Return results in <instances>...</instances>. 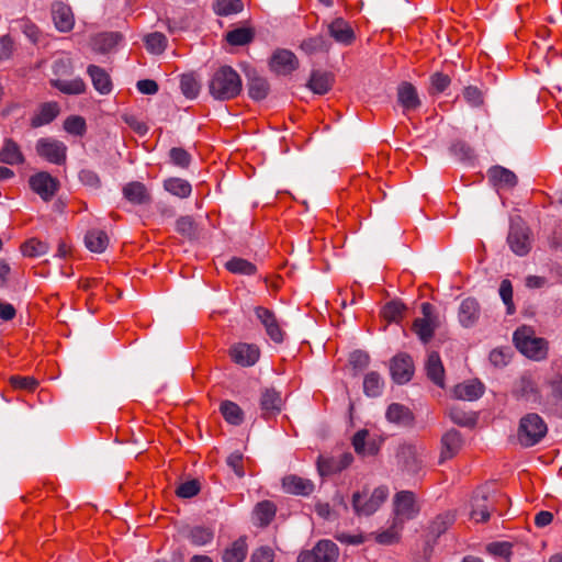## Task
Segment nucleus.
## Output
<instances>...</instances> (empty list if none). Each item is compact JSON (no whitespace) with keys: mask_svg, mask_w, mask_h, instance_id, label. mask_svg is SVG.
Returning <instances> with one entry per match:
<instances>
[{"mask_svg":"<svg viewBox=\"0 0 562 562\" xmlns=\"http://www.w3.org/2000/svg\"><path fill=\"white\" fill-rule=\"evenodd\" d=\"M243 90L239 74L231 66H221L214 71L209 82L210 94L220 101L237 98Z\"/></svg>","mask_w":562,"mask_h":562,"instance_id":"f257e3e1","label":"nucleus"},{"mask_svg":"<svg viewBox=\"0 0 562 562\" xmlns=\"http://www.w3.org/2000/svg\"><path fill=\"white\" fill-rule=\"evenodd\" d=\"M546 422L536 413H528L519 420L517 430L518 442L526 448L536 446L547 435Z\"/></svg>","mask_w":562,"mask_h":562,"instance_id":"f03ea898","label":"nucleus"},{"mask_svg":"<svg viewBox=\"0 0 562 562\" xmlns=\"http://www.w3.org/2000/svg\"><path fill=\"white\" fill-rule=\"evenodd\" d=\"M516 348L526 357L533 360H543L548 355V342L543 338L535 337L531 328L522 326L514 333Z\"/></svg>","mask_w":562,"mask_h":562,"instance_id":"7ed1b4c3","label":"nucleus"},{"mask_svg":"<svg viewBox=\"0 0 562 562\" xmlns=\"http://www.w3.org/2000/svg\"><path fill=\"white\" fill-rule=\"evenodd\" d=\"M513 395L517 400L525 401L536 406L544 405V400L539 386V379L530 372H525L519 376L513 387Z\"/></svg>","mask_w":562,"mask_h":562,"instance_id":"20e7f679","label":"nucleus"},{"mask_svg":"<svg viewBox=\"0 0 562 562\" xmlns=\"http://www.w3.org/2000/svg\"><path fill=\"white\" fill-rule=\"evenodd\" d=\"M422 314L423 317L416 318L413 322L412 330L424 344H427L434 337L439 322L438 316L435 314V307L429 302L422 304Z\"/></svg>","mask_w":562,"mask_h":562,"instance_id":"39448f33","label":"nucleus"},{"mask_svg":"<svg viewBox=\"0 0 562 562\" xmlns=\"http://www.w3.org/2000/svg\"><path fill=\"white\" fill-rule=\"evenodd\" d=\"M494 502H507V497L503 494H493L488 497L483 490L475 491L472 497L471 518L476 522H485L488 520L491 513L495 510Z\"/></svg>","mask_w":562,"mask_h":562,"instance_id":"423d86ee","label":"nucleus"},{"mask_svg":"<svg viewBox=\"0 0 562 562\" xmlns=\"http://www.w3.org/2000/svg\"><path fill=\"white\" fill-rule=\"evenodd\" d=\"M37 155L50 164L64 165L67 159V146L55 138L42 137L36 142Z\"/></svg>","mask_w":562,"mask_h":562,"instance_id":"0eeeda50","label":"nucleus"},{"mask_svg":"<svg viewBox=\"0 0 562 562\" xmlns=\"http://www.w3.org/2000/svg\"><path fill=\"white\" fill-rule=\"evenodd\" d=\"M339 549L330 540H319L312 550L302 551L297 562H337Z\"/></svg>","mask_w":562,"mask_h":562,"instance_id":"6e6552de","label":"nucleus"},{"mask_svg":"<svg viewBox=\"0 0 562 562\" xmlns=\"http://www.w3.org/2000/svg\"><path fill=\"white\" fill-rule=\"evenodd\" d=\"M507 243L517 256H526L531 249V237L528 226L513 222L509 227Z\"/></svg>","mask_w":562,"mask_h":562,"instance_id":"1a4fd4ad","label":"nucleus"},{"mask_svg":"<svg viewBox=\"0 0 562 562\" xmlns=\"http://www.w3.org/2000/svg\"><path fill=\"white\" fill-rule=\"evenodd\" d=\"M394 520L404 524L406 520L415 518L419 513L416 504L415 494L411 491H401L394 497Z\"/></svg>","mask_w":562,"mask_h":562,"instance_id":"9d476101","label":"nucleus"},{"mask_svg":"<svg viewBox=\"0 0 562 562\" xmlns=\"http://www.w3.org/2000/svg\"><path fill=\"white\" fill-rule=\"evenodd\" d=\"M387 495V488L385 486H379L373 490L370 498L362 503V495L359 492H356L352 495L353 510L357 515H372L386 501Z\"/></svg>","mask_w":562,"mask_h":562,"instance_id":"9b49d317","label":"nucleus"},{"mask_svg":"<svg viewBox=\"0 0 562 562\" xmlns=\"http://www.w3.org/2000/svg\"><path fill=\"white\" fill-rule=\"evenodd\" d=\"M254 312L269 338L276 344L283 342L285 331L274 312L263 306H256Z\"/></svg>","mask_w":562,"mask_h":562,"instance_id":"f8f14e48","label":"nucleus"},{"mask_svg":"<svg viewBox=\"0 0 562 562\" xmlns=\"http://www.w3.org/2000/svg\"><path fill=\"white\" fill-rule=\"evenodd\" d=\"M29 184L32 191L46 202L50 201L59 189L58 180L46 171H40L31 176Z\"/></svg>","mask_w":562,"mask_h":562,"instance_id":"ddd939ff","label":"nucleus"},{"mask_svg":"<svg viewBox=\"0 0 562 562\" xmlns=\"http://www.w3.org/2000/svg\"><path fill=\"white\" fill-rule=\"evenodd\" d=\"M229 356L235 363L251 367L258 361L260 349L255 344L238 342L229 348Z\"/></svg>","mask_w":562,"mask_h":562,"instance_id":"4468645a","label":"nucleus"},{"mask_svg":"<svg viewBox=\"0 0 562 562\" xmlns=\"http://www.w3.org/2000/svg\"><path fill=\"white\" fill-rule=\"evenodd\" d=\"M414 369L413 359L407 353L396 355L391 360V375L392 379L398 384L408 382L414 374Z\"/></svg>","mask_w":562,"mask_h":562,"instance_id":"2eb2a0df","label":"nucleus"},{"mask_svg":"<svg viewBox=\"0 0 562 562\" xmlns=\"http://www.w3.org/2000/svg\"><path fill=\"white\" fill-rule=\"evenodd\" d=\"M296 56L288 49H277L270 58V68L277 74L288 75L297 69Z\"/></svg>","mask_w":562,"mask_h":562,"instance_id":"dca6fc26","label":"nucleus"},{"mask_svg":"<svg viewBox=\"0 0 562 562\" xmlns=\"http://www.w3.org/2000/svg\"><path fill=\"white\" fill-rule=\"evenodd\" d=\"M328 34L335 42L350 46L356 41V34L348 21L342 18H336L328 24Z\"/></svg>","mask_w":562,"mask_h":562,"instance_id":"f3484780","label":"nucleus"},{"mask_svg":"<svg viewBox=\"0 0 562 562\" xmlns=\"http://www.w3.org/2000/svg\"><path fill=\"white\" fill-rule=\"evenodd\" d=\"M487 177L491 184L497 190H510L518 183V178L512 170L498 165L487 170Z\"/></svg>","mask_w":562,"mask_h":562,"instance_id":"a211bd4d","label":"nucleus"},{"mask_svg":"<svg viewBox=\"0 0 562 562\" xmlns=\"http://www.w3.org/2000/svg\"><path fill=\"white\" fill-rule=\"evenodd\" d=\"M282 487L289 494L308 496L314 492L315 485L308 479L290 474L282 479Z\"/></svg>","mask_w":562,"mask_h":562,"instance_id":"6ab92c4d","label":"nucleus"},{"mask_svg":"<svg viewBox=\"0 0 562 562\" xmlns=\"http://www.w3.org/2000/svg\"><path fill=\"white\" fill-rule=\"evenodd\" d=\"M397 101L403 108L404 113L415 111L422 104L416 88L406 81L397 87Z\"/></svg>","mask_w":562,"mask_h":562,"instance_id":"aec40b11","label":"nucleus"},{"mask_svg":"<svg viewBox=\"0 0 562 562\" xmlns=\"http://www.w3.org/2000/svg\"><path fill=\"white\" fill-rule=\"evenodd\" d=\"M461 434L456 429H450L441 437L440 462L452 459L458 454L462 447Z\"/></svg>","mask_w":562,"mask_h":562,"instance_id":"412c9836","label":"nucleus"},{"mask_svg":"<svg viewBox=\"0 0 562 562\" xmlns=\"http://www.w3.org/2000/svg\"><path fill=\"white\" fill-rule=\"evenodd\" d=\"M60 106L56 101L42 103L31 117L30 125L37 128L52 123L59 114Z\"/></svg>","mask_w":562,"mask_h":562,"instance_id":"4be33fe9","label":"nucleus"},{"mask_svg":"<svg viewBox=\"0 0 562 562\" xmlns=\"http://www.w3.org/2000/svg\"><path fill=\"white\" fill-rule=\"evenodd\" d=\"M52 16L56 29L60 32H69L72 30L75 19L69 5L63 2H55L52 5Z\"/></svg>","mask_w":562,"mask_h":562,"instance_id":"5701e85b","label":"nucleus"},{"mask_svg":"<svg viewBox=\"0 0 562 562\" xmlns=\"http://www.w3.org/2000/svg\"><path fill=\"white\" fill-rule=\"evenodd\" d=\"M425 370L427 378L437 386L443 389L445 383V368L441 362L440 356L436 351L428 353Z\"/></svg>","mask_w":562,"mask_h":562,"instance_id":"b1692460","label":"nucleus"},{"mask_svg":"<svg viewBox=\"0 0 562 562\" xmlns=\"http://www.w3.org/2000/svg\"><path fill=\"white\" fill-rule=\"evenodd\" d=\"M282 397L281 393L276 391L274 389H266L261 393L260 398V408L262 412V416L265 418H269L274 416L281 412L282 408Z\"/></svg>","mask_w":562,"mask_h":562,"instance_id":"393cba45","label":"nucleus"},{"mask_svg":"<svg viewBox=\"0 0 562 562\" xmlns=\"http://www.w3.org/2000/svg\"><path fill=\"white\" fill-rule=\"evenodd\" d=\"M123 196L133 204H146L151 201V196L144 183L132 181L123 187Z\"/></svg>","mask_w":562,"mask_h":562,"instance_id":"a878e982","label":"nucleus"},{"mask_svg":"<svg viewBox=\"0 0 562 562\" xmlns=\"http://www.w3.org/2000/svg\"><path fill=\"white\" fill-rule=\"evenodd\" d=\"M0 161L11 166L24 164L25 157L20 145L14 139L4 138L0 149Z\"/></svg>","mask_w":562,"mask_h":562,"instance_id":"bb28decb","label":"nucleus"},{"mask_svg":"<svg viewBox=\"0 0 562 562\" xmlns=\"http://www.w3.org/2000/svg\"><path fill=\"white\" fill-rule=\"evenodd\" d=\"M277 506L271 501H261L252 509V519L255 525L267 527L276 517Z\"/></svg>","mask_w":562,"mask_h":562,"instance_id":"cd10ccee","label":"nucleus"},{"mask_svg":"<svg viewBox=\"0 0 562 562\" xmlns=\"http://www.w3.org/2000/svg\"><path fill=\"white\" fill-rule=\"evenodd\" d=\"M385 416L390 423L401 426H412L414 423L413 412L407 406L400 403L389 405Z\"/></svg>","mask_w":562,"mask_h":562,"instance_id":"c85d7f7f","label":"nucleus"},{"mask_svg":"<svg viewBox=\"0 0 562 562\" xmlns=\"http://www.w3.org/2000/svg\"><path fill=\"white\" fill-rule=\"evenodd\" d=\"M369 431L361 429L352 437V447L357 454L361 457L375 456L379 452V446L374 440H368Z\"/></svg>","mask_w":562,"mask_h":562,"instance_id":"c756f323","label":"nucleus"},{"mask_svg":"<svg viewBox=\"0 0 562 562\" xmlns=\"http://www.w3.org/2000/svg\"><path fill=\"white\" fill-rule=\"evenodd\" d=\"M484 393V385L476 381L460 383L453 387V396L463 401H475Z\"/></svg>","mask_w":562,"mask_h":562,"instance_id":"7c9ffc66","label":"nucleus"},{"mask_svg":"<svg viewBox=\"0 0 562 562\" xmlns=\"http://www.w3.org/2000/svg\"><path fill=\"white\" fill-rule=\"evenodd\" d=\"M248 553L247 537L241 536L227 547L222 553L223 562H244Z\"/></svg>","mask_w":562,"mask_h":562,"instance_id":"2f4dec72","label":"nucleus"},{"mask_svg":"<svg viewBox=\"0 0 562 562\" xmlns=\"http://www.w3.org/2000/svg\"><path fill=\"white\" fill-rule=\"evenodd\" d=\"M88 75L91 78L94 89L101 94H108L112 90V81L109 74L101 67L95 65L88 66Z\"/></svg>","mask_w":562,"mask_h":562,"instance_id":"473e14b6","label":"nucleus"},{"mask_svg":"<svg viewBox=\"0 0 562 562\" xmlns=\"http://www.w3.org/2000/svg\"><path fill=\"white\" fill-rule=\"evenodd\" d=\"M480 316V305L473 297H467L461 302L459 308V321L468 327L473 325Z\"/></svg>","mask_w":562,"mask_h":562,"instance_id":"72a5a7b5","label":"nucleus"},{"mask_svg":"<svg viewBox=\"0 0 562 562\" xmlns=\"http://www.w3.org/2000/svg\"><path fill=\"white\" fill-rule=\"evenodd\" d=\"M120 40L119 33H100L91 38V48L98 53H108L119 44Z\"/></svg>","mask_w":562,"mask_h":562,"instance_id":"f704fd0d","label":"nucleus"},{"mask_svg":"<svg viewBox=\"0 0 562 562\" xmlns=\"http://www.w3.org/2000/svg\"><path fill=\"white\" fill-rule=\"evenodd\" d=\"M87 248L93 252H102L109 245V237L102 229H90L85 236Z\"/></svg>","mask_w":562,"mask_h":562,"instance_id":"c9c22d12","label":"nucleus"},{"mask_svg":"<svg viewBox=\"0 0 562 562\" xmlns=\"http://www.w3.org/2000/svg\"><path fill=\"white\" fill-rule=\"evenodd\" d=\"M220 412L224 419L234 426H239L244 423L243 409L232 401H223L220 405Z\"/></svg>","mask_w":562,"mask_h":562,"instance_id":"e433bc0d","label":"nucleus"},{"mask_svg":"<svg viewBox=\"0 0 562 562\" xmlns=\"http://www.w3.org/2000/svg\"><path fill=\"white\" fill-rule=\"evenodd\" d=\"M164 189L180 199L190 196L192 192V187L189 181L176 177L166 179L164 181Z\"/></svg>","mask_w":562,"mask_h":562,"instance_id":"4c0bfd02","label":"nucleus"},{"mask_svg":"<svg viewBox=\"0 0 562 562\" xmlns=\"http://www.w3.org/2000/svg\"><path fill=\"white\" fill-rule=\"evenodd\" d=\"M50 85L65 94H82L87 88L81 78H75L71 80L52 79Z\"/></svg>","mask_w":562,"mask_h":562,"instance_id":"58836bf2","label":"nucleus"},{"mask_svg":"<svg viewBox=\"0 0 562 562\" xmlns=\"http://www.w3.org/2000/svg\"><path fill=\"white\" fill-rule=\"evenodd\" d=\"M331 85L333 80L329 74L313 71L307 86L313 92L325 94L330 90Z\"/></svg>","mask_w":562,"mask_h":562,"instance_id":"ea45409f","label":"nucleus"},{"mask_svg":"<svg viewBox=\"0 0 562 562\" xmlns=\"http://www.w3.org/2000/svg\"><path fill=\"white\" fill-rule=\"evenodd\" d=\"M383 387L384 381L378 372L371 371L364 375L363 392L367 396H380L382 394Z\"/></svg>","mask_w":562,"mask_h":562,"instance_id":"a19ab883","label":"nucleus"},{"mask_svg":"<svg viewBox=\"0 0 562 562\" xmlns=\"http://www.w3.org/2000/svg\"><path fill=\"white\" fill-rule=\"evenodd\" d=\"M300 47L304 53L313 55L319 52L328 53L331 45L323 35H317L304 40Z\"/></svg>","mask_w":562,"mask_h":562,"instance_id":"79ce46f5","label":"nucleus"},{"mask_svg":"<svg viewBox=\"0 0 562 562\" xmlns=\"http://www.w3.org/2000/svg\"><path fill=\"white\" fill-rule=\"evenodd\" d=\"M269 83L262 77H252L248 81V94L255 101L263 100L269 93Z\"/></svg>","mask_w":562,"mask_h":562,"instance_id":"37998d69","label":"nucleus"},{"mask_svg":"<svg viewBox=\"0 0 562 562\" xmlns=\"http://www.w3.org/2000/svg\"><path fill=\"white\" fill-rule=\"evenodd\" d=\"M402 528H403L402 524H400L396 520H393V524L390 528H387L381 532H376V533H372V535L374 536V539L378 543L384 544V546H390L400 540V533H401Z\"/></svg>","mask_w":562,"mask_h":562,"instance_id":"c03bdc74","label":"nucleus"},{"mask_svg":"<svg viewBox=\"0 0 562 562\" xmlns=\"http://www.w3.org/2000/svg\"><path fill=\"white\" fill-rule=\"evenodd\" d=\"M226 269L235 274L252 276L257 272V267L243 258L234 257L225 265Z\"/></svg>","mask_w":562,"mask_h":562,"instance_id":"a18cd8bd","label":"nucleus"},{"mask_svg":"<svg viewBox=\"0 0 562 562\" xmlns=\"http://www.w3.org/2000/svg\"><path fill=\"white\" fill-rule=\"evenodd\" d=\"M244 3L241 0H215L213 10L220 16H226L241 12Z\"/></svg>","mask_w":562,"mask_h":562,"instance_id":"49530a36","label":"nucleus"},{"mask_svg":"<svg viewBox=\"0 0 562 562\" xmlns=\"http://www.w3.org/2000/svg\"><path fill=\"white\" fill-rule=\"evenodd\" d=\"M255 33L250 27H238L226 34V41L234 46H244L254 40Z\"/></svg>","mask_w":562,"mask_h":562,"instance_id":"de8ad7c7","label":"nucleus"},{"mask_svg":"<svg viewBox=\"0 0 562 562\" xmlns=\"http://www.w3.org/2000/svg\"><path fill=\"white\" fill-rule=\"evenodd\" d=\"M405 311L406 307L403 303L398 301H391L383 306L381 315L385 321L390 323H397L403 318Z\"/></svg>","mask_w":562,"mask_h":562,"instance_id":"09e8293b","label":"nucleus"},{"mask_svg":"<svg viewBox=\"0 0 562 562\" xmlns=\"http://www.w3.org/2000/svg\"><path fill=\"white\" fill-rule=\"evenodd\" d=\"M48 250V246L46 243L37 239L30 238L21 246V251L23 256L34 258L46 254Z\"/></svg>","mask_w":562,"mask_h":562,"instance_id":"8fccbe9b","label":"nucleus"},{"mask_svg":"<svg viewBox=\"0 0 562 562\" xmlns=\"http://www.w3.org/2000/svg\"><path fill=\"white\" fill-rule=\"evenodd\" d=\"M214 538V531L209 527L196 526L190 530L189 539L194 546H205Z\"/></svg>","mask_w":562,"mask_h":562,"instance_id":"3c124183","label":"nucleus"},{"mask_svg":"<svg viewBox=\"0 0 562 562\" xmlns=\"http://www.w3.org/2000/svg\"><path fill=\"white\" fill-rule=\"evenodd\" d=\"M430 85L428 88V92L431 95L442 93L447 90V88L451 83V78L440 71L434 72L429 78Z\"/></svg>","mask_w":562,"mask_h":562,"instance_id":"603ef678","label":"nucleus"},{"mask_svg":"<svg viewBox=\"0 0 562 562\" xmlns=\"http://www.w3.org/2000/svg\"><path fill=\"white\" fill-rule=\"evenodd\" d=\"M145 46L153 54H161L167 47V37L160 32H154L145 37Z\"/></svg>","mask_w":562,"mask_h":562,"instance_id":"864d4df0","label":"nucleus"},{"mask_svg":"<svg viewBox=\"0 0 562 562\" xmlns=\"http://www.w3.org/2000/svg\"><path fill=\"white\" fill-rule=\"evenodd\" d=\"M180 88L182 93L189 99L196 98L200 92V83L192 74L181 76Z\"/></svg>","mask_w":562,"mask_h":562,"instance_id":"5fc2aeb1","label":"nucleus"},{"mask_svg":"<svg viewBox=\"0 0 562 562\" xmlns=\"http://www.w3.org/2000/svg\"><path fill=\"white\" fill-rule=\"evenodd\" d=\"M64 128L71 135L82 136L86 133L87 124L82 116L71 115L65 120Z\"/></svg>","mask_w":562,"mask_h":562,"instance_id":"6e6d98bb","label":"nucleus"},{"mask_svg":"<svg viewBox=\"0 0 562 562\" xmlns=\"http://www.w3.org/2000/svg\"><path fill=\"white\" fill-rule=\"evenodd\" d=\"M550 394L544 401V405H558L562 401V375H557L548 382Z\"/></svg>","mask_w":562,"mask_h":562,"instance_id":"4d7b16f0","label":"nucleus"},{"mask_svg":"<svg viewBox=\"0 0 562 562\" xmlns=\"http://www.w3.org/2000/svg\"><path fill=\"white\" fill-rule=\"evenodd\" d=\"M454 521V516L450 513L438 515L431 522L430 529L437 536L443 533Z\"/></svg>","mask_w":562,"mask_h":562,"instance_id":"13d9d810","label":"nucleus"},{"mask_svg":"<svg viewBox=\"0 0 562 562\" xmlns=\"http://www.w3.org/2000/svg\"><path fill=\"white\" fill-rule=\"evenodd\" d=\"M195 223L191 216H180L176 222V231L187 238H192L195 235Z\"/></svg>","mask_w":562,"mask_h":562,"instance_id":"bf43d9fd","label":"nucleus"},{"mask_svg":"<svg viewBox=\"0 0 562 562\" xmlns=\"http://www.w3.org/2000/svg\"><path fill=\"white\" fill-rule=\"evenodd\" d=\"M317 470L322 476L331 475L339 472L336 457L317 459Z\"/></svg>","mask_w":562,"mask_h":562,"instance_id":"052dcab7","label":"nucleus"},{"mask_svg":"<svg viewBox=\"0 0 562 562\" xmlns=\"http://www.w3.org/2000/svg\"><path fill=\"white\" fill-rule=\"evenodd\" d=\"M10 384L13 389L16 390H25V391H35L38 386V382L36 379L32 376H22V375H13L10 378Z\"/></svg>","mask_w":562,"mask_h":562,"instance_id":"680f3d73","label":"nucleus"},{"mask_svg":"<svg viewBox=\"0 0 562 562\" xmlns=\"http://www.w3.org/2000/svg\"><path fill=\"white\" fill-rule=\"evenodd\" d=\"M450 419L460 426H470L475 423V417L460 409L459 407L452 406L448 411Z\"/></svg>","mask_w":562,"mask_h":562,"instance_id":"e2e57ef3","label":"nucleus"},{"mask_svg":"<svg viewBox=\"0 0 562 562\" xmlns=\"http://www.w3.org/2000/svg\"><path fill=\"white\" fill-rule=\"evenodd\" d=\"M169 157L171 162L180 168H188L191 162V155L181 147H172Z\"/></svg>","mask_w":562,"mask_h":562,"instance_id":"0e129e2a","label":"nucleus"},{"mask_svg":"<svg viewBox=\"0 0 562 562\" xmlns=\"http://www.w3.org/2000/svg\"><path fill=\"white\" fill-rule=\"evenodd\" d=\"M200 488L201 486L198 480H190L181 483L177 487L176 494L181 498H191L200 492Z\"/></svg>","mask_w":562,"mask_h":562,"instance_id":"69168bd1","label":"nucleus"},{"mask_svg":"<svg viewBox=\"0 0 562 562\" xmlns=\"http://www.w3.org/2000/svg\"><path fill=\"white\" fill-rule=\"evenodd\" d=\"M463 98L465 101L474 108H477L483 104L484 98L482 91L474 86L465 87L463 90Z\"/></svg>","mask_w":562,"mask_h":562,"instance_id":"338daca9","label":"nucleus"},{"mask_svg":"<svg viewBox=\"0 0 562 562\" xmlns=\"http://www.w3.org/2000/svg\"><path fill=\"white\" fill-rule=\"evenodd\" d=\"M273 560L274 552L267 546L256 549L250 557V562H273Z\"/></svg>","mask_w":562,"mask_h":562,"instance_id":"774afa93","label":"nucleus"}]
</instances>
